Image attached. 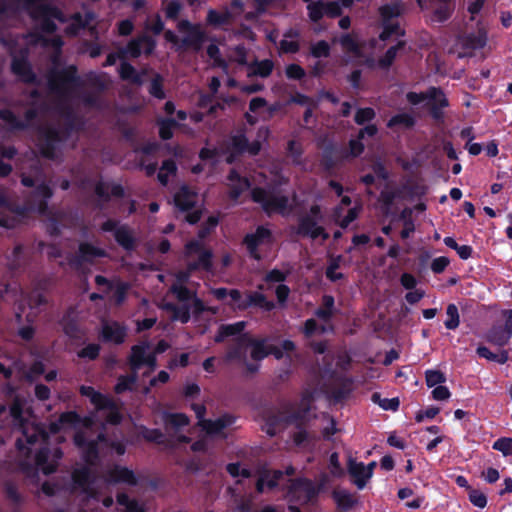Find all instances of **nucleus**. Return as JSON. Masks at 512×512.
<instances>
[{
  "label": "nucleus",
  "instance_id": "obj_1",
  "mask_svg": "<svg viewBox=\"0 0 512 512\" xmlns=\"http://www.w3.org/2000/svg\"><path fill=\"white\" fill-rule=\"evenodd\" d=\"M76 73L75 66L65 69L53 68L47 75V99L44 100L37 90H32L29 103L31 107L26 110L24 121L19 120L9 110H0V119L12 130L28 127L40 112L49 111L52 120L39 131L40 151L49 159L58 157L68 133L82 125V120L75 110L80 103L81 87Z\"/></svg>",
  "mask_w": 512,
  "mask_h": 512
},
{
  "label": "nucleus",
  "instance_id": "obj_2",
  "mask_svg": "<svg viewBox=\"0 0 512 512\" xmlns=\"http://www.w3.org/2000/svg\"><path fill=\"white\" fill-rule=\"evenodd\" d=\"M80 392L90 399L96 408V412L93 418L85 419L82 429L74 435V443L81 450L87 465L74 470L72 474L73 489L81 491L89 498H96L101 484L125 483L131 486L137 485L138 479L134 472L119 465L108 469L103 480L95 476L94 465L99 455L113 450L118 455H123L125 445L119 441H109L102 433L97 434V437L94 438L92 426L95 421L102 420L109 424H118L121 421V414L115 402L95 391L94 388L81 386Z\"/></svg>",
  "mask_w": 512,
  "mask_h": 512
},
{
  "label": "nucleus",
  "instance_id": "obj_3",
  "mask_svg": "<svg viewBox=\"0 0 512 512\" xmlns=\"http://www.w3.org/2000/svg\"><path fill=\"white\" fill-rule=\"evenodd\" d=\"M10 415L15 425L21 429L24 438L16 442L23 457L19 460V467L32 483H38L39 470L45 475L55 472L63 453L59 448L51 449L47 446L48 433L44 427L31 419L24 399L19 396L13 399Z\"/></svg>",
  "mask_w": 512,
  "mask_h": 512
},
{
  "label": "nucleus",
  "instance_id": "obj_4",
  "mask_svg": "<svg viewBox=\"0 0 512 512\" xmlns=\"http://www.w3.org/2000/svg\"><path fill=\"white\" fill-rule=\"evenodd\" d=\"M314 395L305 392L298 404L286 403L278 408L267 410L263 415L262 429L270 436L276 435L288 425H295L297 430L293 433V442L297 446H307L317 437L302 426L309 420Z\"/></svg>",
  "mask_w": 512,
  "mask_h": 512
},
{
  "label": "nucleus",
  "instance_id": "obj_5",
  "mask_svg": "<svg viewBox=\"0 0 512 512\" xmlns=\"http://www.w3.org/2000/svg\"><path fill=\"white\" fill-rule=\"evenodd\" d=\"M20 7L28 11L43 32H54L57 29L55 21L65 22L61 11L47 5L45 0H0V14L15 12Z\"/></svg>",
  "mask_w": 512,
  "mask_h": 512
},
{
  "label": "nucleus",
  "instance_id": "obj_6",
  "mask_svg": "<svg viewBox=\"0 0 512 512\" xmlns=\"http://www.w3.org/2000/svg\"><path fill=\"white\" fill-rule=\"evenodd\" d=\"M52 194V190L45 183L37 185L27 204V209L40 213L44 217L47 231L51 235H56L60 232L61 227L72 225L74 218L70 213L48 209L46 201L52 197Z\"/></svg>",
  "mask_w": 512,
  "mask_h": 512
},
{
  "label": "nucleus",
  "instance_id": "obj_7",
  "mask_svg": "<svg viewBox=\"0 0 512 512\" xmlns=\"http://www.w3.org/2000/svg\"><path fill=\"white\" fill-rule=\"evenodd\" d=\"M170 292L179 301V304L166 303L163 308L172 313V319L187 323L191 313L198 315L206 308L203 302L196 297L194 291L189 290L185 285L172 284Z\"/></svg>",
  "mask_w": 512,
  "mask_h": 512
},
{
  "label": "nucleus",
  "instance_id": "obj_8",
  "mask_svg": "<svg viewBox=\"0 0 512 512\" xmlns=\"http://www.w3.org/2000/svg\"><path fill=\"white\" fill-rule=\"evenodd\" d=\"M252 199L260 203L267 214L279 213L288 215L293 210V202L279 192L255 188L251 192Z\"/></svg>",
  "mask_w": 512,
  "mask_h": 512
},
{
  "label": "nucleus",
  "instance_id": "obj_9",
  "mask_svg": "<svg viewBox=\"0 0 512 512\" xmlns=\"http://www.w3.org/2000/svg\"><path fill=\"white\" fill-rule=\"evenodd\" d=\"M288 491L286 497L289 501V506L293 505H306L313 503L320 491L312 481L308 479L289 480L287 487Z\"/></svg>",
  "mask_w": 512,
  "mask_h": 512
},
{
  "label": "nucleus",
  "instance_id": "obj_10",
  "mask_svg": "<svg viewBox=\"0 0 512 512\" xmlns=\"http://www.w3.org/2000/svg\"><path fill=\"white\" fill-rule=\"evenodd\" d=\"M176 28L182 35L181 47L199 52L206 41L207 34L201 24L191 23L189 20L178 21Z\"/></svg>",
  "mask_w": 512,
  "mask_h": 512
},
{
  "label": "nucleus",
  "instance_id": "obj_11",
  "mask_svg": "<svg viewBox=\"0 0 512 512\" xmlns=\"http://www.w3.org/2000/svg\"><path fill=\"white\" fill-rule=\"evenodd\" d=\"M404 6L400 2H393L383 5L379 8L382 20L383 31L380 34L382 40L390 38L392 35H404V31L400 28L398 17L402 14Z\"/></svg>",
  "mask_w": 512,
  "mask_h": 512
},
{
  "label": "nucleus",
  "instance_id": "obj_12",
  "mask_svg": "<svg viewBox=\"0 0 512 512\" xmlns=\"http://www.w3.org/2000/svg\"><path fill=\"white\" fill-rule=\"evenodd\" d=\"M199 196L198 194L190 189L188 186H182L174 195L175 206L182 212H189L185 219L190 224H194L199 221L201 217V210L198 207Z\"/></svg>",
  "mask_w": 512,
  "mask_h": 512
},
{
  "label": "nucleus",
  "instance_id": "obj_13",
  "mask_svg": "<svg viewBox=\"0 0 512 512\" xmlns=\"http://www.w3.org/2000/svg\"><path fill=\"white\" fill-rule=\"evenodd\" d=\"M322 216L320 208L317 205L311 207L310 211L299 218L297 233L302 236H308L312 239L322 237L324 240L328 238V234L320 225Z\"/></svg>",
  "mask_w": 512,
  "mask_h": 512
},
{
  "label": "nucleus",
  "instance_id": "obj_14",
  "mask_svg": "<svg viewBox=\"0 0 512 512\" xmlns=\"http://www.w3.org/2000/svg\"><path fill=\"white\" fill-rule=\"evenodd\" d=\"M106 232H113L116 242L126 251H132L136 248L138 239L133 229L127 225H119L115 220H107L101 226Z\"/></svg>",
  "mask_w": 512,
  "mask_h": 512
},
{
  "label": "nucleus",
  "instance_id": "obj_15",
  "mask_svg": "<svg viewBox=\"0 0 512 512\" xmlns=\"http://www.w3.org/2000/svg\"><path fill=\"white\" fill-rule=\"evenodd\" d=\"M192 409L194 410L196 417L199 420L198 425L204 431H206L208 435L220 436L222 435V431L233 423V418L228 415L220 417L216 420L204 419L206 408L202 404H192Z\"/></svg>",
  "mask_w": 512,
  "mask_h": 512
},
{
  "label": "nucleus",
  "instance_id": "obj_16",
  "mask_svg": "<svg viewBox=\"0 0 512 512\" xmlns=\"http://www.w3.org/2000/svg\"><path fill=\"white\" fill-rule=\"evenodd\" d=\"M156 46L155 40L148 35H141L128 42L125 47L119 49L121 60L138 58L142 54L150 55Z\"/></svg>",
  "mask_w": 512,
  "mask_h": 512
},
{
  "label": "nucleus",
  "instance_id": "obj_17",
  "mask_svg": "<svg viewBox=\"0 0 512 512\" xmlns=\"http://www.w3.org/2000/svg\"><path fill=\"white\" fill-rule=\"evenodd\" d=\"M165 431L168 436L179 443H188L190 438L184 434L189 419L185 414L174 413L165 416Z\"/></svg>",
  "mask_w": 512,
  "mask_h": 512
},
{
  "label": "nucleus",
  "instance_id": "obj_18",
  "mask_svg": "<svg viewBox=\"0 0 512 512\" xmlns=\"http://www.w3.org/2000/svg\"><path fill=\"white\" fill-rule=\"evenodd\" d=\"M129 363L134 373H137L142 366L149 367V372H151L156 367V356L149 351V344L135 345L131 349Z\"/></svg>",
  "mask_w": 512,
  "mask_h": 512
},
{
  "label": "nucleus",
  "instance_id": "obj_19",
  "mask_svg": "<svg viewBox=\"0 0 512 512\" xmlns=\"http://www.w3.org/2000/svg\"><path fill=\"white\" fill-rule=\"evenodd\" d=\"M251 337L248 334H243L236 339L233 347L229 349L226 354L227 361H236L247 366L250 372L257 370V366L247 363V353L250 352Z\"/></svg>",
  "mask_w": 512,
  "mask_h": 512
},
{
  "label": "nucleus",
  "instance_id": "obj_20",
  "mask_svg": "<svg viewBox=\"0 0 512 512\" xmlns=\"http://www.w3.org/2000/svg\"><path fill=\"white\" fill-rule=\"evenodd\" d=\"M186 253L189 257L193 255L198 256V260L195 262H189V271L196 269L209 270L211 268V257L212 253L209 250L203 249L200 241L193 240L187 243Z\"/></svg>",
  "mask_w": 512,
  "mask_h": 512
},
{
  "label": "nucleus",
  "instance_id": "obj_21",
  "mask_svg": "<svg viewBox=\"0 0 512 512\" xmlns=\"http://www.w3.org/2000/svg\"><path fill=\"white\" fill-rule=\"evenodd\" d=\"M107 256V252L90 243H81L79 250L73 262L77 267H83L85 264H94L97 259Z\"/></svg>",
  "mask_w": 512,
  "mask_h": 512
},
{
  "label": "nucleus",
  "instance_id": "obj_22",
  "mask_svg": "<svg viewBox=\"0 0 512 512\" xmlns=\"http://www.w3.org/2000/svg\"><path fill=\"white\" fill-rule=\"evenodd\" d=\"M12 60V71L16 74L23 82L31 83L35 80V75L31 71L29 64L26 61L27 50L21 49L19 55H16L11 51Z\"/></svg>",
  "mask_w": 512,
  "mask_h": 512
},
{
  "label": "nucleus",
  "instance_id": "obj_23",
  "mask_svg": "<svg viewBox=\"0 0 512 512\" xmlns=\"http://www.w3.org/2000/svg\"><path fill=\"white\" fill-rule=\"evenodd\" d=\"M270 237V231L264 227H259L255 233L248 234L244 239V244L246 245L250 256L259 260L260 255L257 252V247L266 242H269Z\"/></svg>",
  "mask_w": 512,
  "mask_h": 512
},
{
  "label": "nucleus",
  "instance_id": "obj_24",
  "mask_svg": "<svg viewBox=\"0 0 512 512\" xmlns=\"http://www.w3.org/2000/svg\"><path fill=\"white\" fill-rule=\"evenodd\" d=\"M46 302L43 295L39 293H33L31 294L27 299L24 300L23 303H20L18 306V310L16 312V318L18 322H21L22 316L25 312V304H27L30 308L29 313L26 315V320L31 323L34 321V319L37 317V311L36 308Z\"/></svg>",
  "mask_w": 512,
  "mask_h": 512
},
{
  "label": "nucleus",
  "instance_id": "obj_25",
  "mask_svg": "<svg viewBox=\"0 0 512 512\" xmlns=\"http://www.w3.org/2000/svg\"><path fill=\"white\" fill-rule=\"evenodd\" d=\"M430 7L433 10L432 21L442 23L450 18L454 3L452 0H430Z\"/></svg>",
  "mask_w": 512,
  "mask_h": 512
},
{
  "label": "nucleus",
  "instance_id": "obj_26",
  "mask_svg": "<svg viewBox=\"0 0 512 512\" xmlns=\"http://www.w3.org/2000/svg\"><path fill=\"white\" fill-rule=\"evenodd\" d=\"M347 469L353 479V483L358 489H363L370 477H367V470L362 462H357L353 458H349L347 463Z\"/></svg>",
  "mask_w": 512,
  "mask_h": 512
},
{
  "label": "nucleus",
  "instance_id": "obj_27",
  "mask_svg": "<svg viewBox=\"0 0 512 512\" xmlns=\"http://www.w3.org/2000/svg\"><path fill=\"white\" fill-rule=\"evenodd\" d=\"M229 196L237 200L240 195L250 188V182L247 178H242L235 170H231L228 176Z\"/></svg>",
  "mask_w": 512,
  "mask_h": 512
},
{
  "label": "nucleus",
  "instance_id": "obj_28",
  "mask_svg": "<svg viewBox=\"0 0 512 512\" xmlns=\"http://www.w3.org/2000/svg\"><path fill=\"white\" fill-rule=\"evenodd\" d=\"M274 69V63L270 59H264L258 61L256 59L251 60L247 69V77H261L267 78L271 75Z\"/></svg>",
  "mask_w": 512,
  "mask_h": 512
},
{
  "label": "nucleus",
  "instance_id": "obj_29",
  "mask_svg": "<svg viewBox=\"0 0 512 512\" xmlns=\"http://www.w3.org/2000/svg\"><path fill=\"white\" fill-rule=\"evenodd\" d=\"M427 103L431 106L432 116L435 119H440L442 117L441 109L448 105V100L441 90L431 88L429 89V99Z\"/></svg>",
  "mask_w": 512,
  "mask_h": 512
},
{
  "label": "nucleus",
  "instance_id": "obj_30",
  "mask_svg": "<svg viewBox=\"0 0 512 512\" xmlns=\"http://www.w3.org/2000/svg\"><path fill=\"white\" fill-rule=\"evenodd\" d=\"M250 306H258L264 311H270L274 308V303L268 301L266 297L258 292H249L246 294L244 301L239 304V309H247Z\"/></svg>",
  "mask_w": 512,
  "mask_h": 512
},
{
  "label": "nucleus",
  "instance_id": "obj_31",
  "mask_svg": "<svg viewBox=\"0 0 512 512\" xmlns=\"http://www.w3.org/2000/svg\"><path fill=\"white\" fill-rule=\"evenodd\" d=\"M93 21L94 15L90 12H87L84 18L80 13H76L70 18L69 23L64 30L67 34L75 35L81 28L89 27L92 29Z\"/></svg>",
  "mask_w": 512,
  "mask_h": 512
},
{
  "label": "nucleus",
  "instance_id": "obj_32",
  "mask_svg": "<svg viewBox=\"0 0 512 512\" xmlns=\"http://www.w3.org/2000/svg\"><path fill=\"white\" fill-rule=\"evenodd\" d=\"M120 77L123 80L130 81L133 84L142 85L145 83L144 77L148 74V67L141 72H137L135 68L127 62H123L119 68Z\"/></svg>",
  "mask_w": 512,
  "mask_h": 512
},
{
  "label": "nucleus",
  "instance_id": "obj_33",
  "mask_svg": "<svg viewBox=\"0 0 512 512\" xmlns=\"http://www.w3.org/2000/svg\"><path fill=\"white\" fill-rule=\"evenodd\" d=\"M232 148L236 153L248 151L251 155H256L261 149V143L260 140L249 143L245 135L238 134L232 137Z\"/></svg>",
  "mask_w": 512,
  "mask_h": 512
},
{
  "label": "nucleus",
  "instance_id": "obj_34",
  "mask_svg": "<svg viewBox=\"0 0 512 512\" xmlns=\"http://www.w3.org/2000/svg\"><path fill=\"white\" fill-rule=\"evenodd\" d=\"M487 42V35L483 29H479L475 33L467 34L459 38V43L464 49L476 50L483 48Z\"/></svg>",
  "mask_w": 512,
  "mask_h": 512
},
{
  "label": "nucleus",
  "instance_id": "obj_35",
  "mask_svg": "<svg viewBox=\"0 0 512 512\" xmlns=\"http://www.w3.org/2000/svg\"><path fill=\"white\" fill-rule=\"evenodd\" d=\"M102 335L105 340L120 344L124 341L126 331L116 322H106L102 327Z\"/></svg>",
  "mask_w": 512,
  "mask_h": 512
},
{
  "label": "nucleus",
  "instance_id": "obj_36",
  "mask_svg": "<svg viewBox=\"0 0 512 512\" xmlns=\"http://www.w3.org/2000/svg\"><path fill=\"white\" fill-rule=\"evenodd\" d=\"M512 337V332L505 326H493L486 334V340L496 346L506 345Z\"/></svg>",
  "mask_w": 512,
  "mask_h": 512
},
{
  "label": "nucleus",
  "instance_id": "obj_37",
  "mask_svg": "<svg viewBox=\"0 0 512 512\" xmlns=\"http://www.w3.org/2000/svg\"><path fill=\"white\" fill-rule=\"evenodd\" d=\"M77 318L78 316L75 309L70 308L61 320V325L65 334L71 338H79L81 334Z\"/></svg>",
  "mask_w": 512,
  "mask_h": 512
},
{
  "label": "nucleus",
  "instance_id": "obj_38",
  "mask_svg": "<svg viewBox=\"0 0 512 512\" xmlns=\"http://www.w3.org/2000/svg\"><path fill=\"white\" fill-rule=\"evenodd\" d=\"M8 212L20 213L18 207L11 201L9 192L0 187V226L10 227V224L4 217Z\"/></svg>",
  "mask_w": 512,
  "mask_h": 512
},
{
  "label": "nucleus",
  "instance_id": "obj_39",
  "mask_svg": "<svg viewBox=\"0 0 512 512\" xmlns=\"http://www.w3.org/2000/svg\"><path fill=\"white\" fill-rule=\"evenodd\" d=\"M231 22V13L228 10L217 11L209 9L206 16V24L213 28L229 25Z\"/></svg>",
  "mask_w": 512,
  "mask_h": 512
},
{
  "label": "nucleus",
  "instance_id": "obj_40",
  "mask_svg": "<svg viewBox=\"0 0 512 512\" xmlns=\"http://www.w3.org/2000/svg\"><path fill=\"white\" fill-rule=\"evenodd\" d=\"M145 82L150 81L148 91L149 93L158 98L163 99L165 93L163 91V78L160 74L155 73L152 69L148 68V74L144 77Z\"/></svg>",
  "mask_w": 512,
  "mask_h": 512
},
{
  "label": "nucleus",
  "instance_id": "obj_41",
  "mask_svg": "<svg viewBox=\"0 0 512 512\" xmlns=\"http://www.w3.org/2000/svg\"><path fill=\"white\" fill-rule=\"evenodd\" d=\"M246 326L244 321L236 322L233 324L221 325L219 327L218 333L215 336L216 342H222L225 338L230 336H238L240 337Z\"/></svg>",
  "mask_w": 512,
  "mask_h": 512
},
{
  "label": "nucleus",
  "instance_id": "obj_42",
  "mask_svg": "<svg viewBox=\"0 0 512 512\" xmlns=\"http://www.w3.org/2000/svg\"><path fill=\"white\" fill-rule=\"evenodd\" d=\"M227 57L228 60L226 61L228 62V65L230 63H235L238 66H246L248 68V65L251 62L248 50L243 45H237L233 48H230Z\"/></svg>",
  "mask_w": 512,
  "mask_h": 512
},
{
  "label": "nucleus",
  "instance_id": "obj_43",
  "mask_svg": "<svg viewBox=\"0 0 512 512\" xmlns=\"http://www.w3.org/2000/svg\"><path fill=\"white\" fill-rule=\"evenodd\" d=\"M283 478V472L279 470L275 471H266L264 472L258 479L256 483V488L258 492H263L264 486L267 485L269 488H273L279 484L280 480Z\"/></svg>",
  "mask_w": 512,
  "mask_h": 512
},
{
  "label": "nucleus",
  "instance_id": "obj_44",
  "mask_svg": "<svg viewBox=\"0 0 512 512\" xmlns=\"http://www.w3.org/2000/svg\"><path fill=\"white\" fill-rule=\"evenodd\" d=\"M96 194L102 201H107L110 196L120 197L123 195V188L117 184L100 182L96 186Z\"/></svg>",
  "mask_w": 512,
  "mask_h": 512
},
{
  "label": "nucleus",
  "instance_id": "obj_45",
  "mask_svg": "<svg viewBox=\"0 0 512 512\" xmlns=\"http://www.w3.org/2000/svg\"><path fill=\"white\" fill-rule=\"evenodd\" d=\"M249 350L253 360H261L269 354V345H266V340H253L251 338Z\"/></svg>",
  "mask_w": 512,
  "mask_h": 512
},
{
  "label": "nucleus",
  "instance_id": "obj_46",
  "mask_svg": "<svg viewBox=\"0 0 512 512\" xmlns=\"http://www.w3.org/2000/svg\"><path fill=\"white\" fill-rule=\"evenodd\" d=\"M333 499L335 500L337 505L342 509H350L355 503L352 494L343 489L334 490Z\"/></svg>",
  "mask_w": 512,
  "mask_h": 512
},
{
  "label": "nucleus",
  "instance_id": "obj_47",
  "mask_svg": "<svg viewBox=\"0 0 512 512\" xmlns=\"http://www.w3.org/2000/svg\"><path fill=\"white\" fill-rule=\"evenodd\" d=\"M207 55L213 60V65L222 69L223 72L228 74V62L220 56V49L215 44H210L207 47Z\"/></svg>",
  "mask_w": 512,
  "mask_h": 512
},
{
  "label": "nucleus",
  "instance_id": "obj_48",
  "mask_svg": "<svg viewBox=\"0 0 512 512\" xmlns=\"http://www.w3.org/2000/svg\"><path fill=\"white\" fill-rule=\"evenodd\" d=\"M117 503L124 507L123 512H144L143 507L135 499L129 498L125 493L117 495Z\"/></svg>",
  "mask_w": 512,
  "mask_h": 512
},
{
  "label": "nucleus",
  "instance_id": "obj_49",
  "mask_svg": "<svg viewBox=\"0 0 512 512\" xmlns=\"http://www.w3.org/2000/svg\"><path fill=\"white\" fill-rule=\"evenodd\" d=\"M405 45H406V42L401 40L396 45L390 47L386 51L385 55L382 58H380L379 65L382 68L390 67L391 64L393 63V61L395 60L398 51L402 50L405 47Z\"/></svg>",
  "mask_w": 512,
  "mask_h": 512
},
{
  "label": "nucleus",
  "instance_id": "obj_50",
  "mask_svg": "<svg viewBox=\"0 0 512 512\" xmlns=\"http://www.w3.org/2000/svg\"><path fill=\"white\" fill-rule=\"evenodd\" d=\"M414 118L407 113H401L393 116L387 123L389 128H393L396 126H403L406 128H410L414 125Z\"/></svg>",
  "mask_w": 512,
  "mask_h": 512
},
{
  "label": "nucleus",
  "instance_id": "obj_51",
  "mask_svg": "<svg viewBox=\"0 0 512 512\" xmlns=\"http://www.w3.org/2000/svg\"><path fill=\"white\" fill-rule=\"evenodd\" d=\"M184 6L179 0H171L164 7L165 17L171 20H177Z\"/></svg>",
  "mask_w": 512,
  "mask_h": 512
},
{
  "label": "nucleus",
  "instance_id": "obj_52",
  "mask_svg": "<svg viewBox=\"0 0 512 512\" xmlns=\"http://www.w3.org/2000/svg\"><path fill=\"white\" fill-rule=\"evenodd\" d=\"M447 320L445 321V327L449 330H454L459 326V312L455 304H449L446 309Z\"/></svg>",
  "mask_w": 512,
  "mask_h": 512
},
{
  "label": "nucleus",
  "instance_id": "obj_53",
  "mask_svg": "<svg viewBox=\"0 0 512 512\" xmlns=\"http://www.w3.org/2000/svg\"><path fill=\"white\" fill-rule=\"evenodd\" d=\"M176 170L177 167L174 161H164L158 173V180L160 181V183L166 185L168 182V176L175 174Z\"/></svg>",
  "mask_w": 512,
  "mask_h": 512
},
{
  "label": "nucleus",
  "instance_id": "obj_54",
  "mask_svg": "<svg viewBox=\"0 0 512 512\" xmlns=\"http://www.w3.org/2000/svg\"><path fill=\"white\" fill-rule=\"evenodd\" d=\"M113 288L112 301L115 305H121L126 300L127 292L129 290V285L124 282L118 283Z\"/></svg>",
  "mask_w": 512,
  "mask_h": 512
},
{
  "label": "nucleus",
  "instance_id": "obj_55",
  "mask_svg": "<svg viewBox=\"0 0 512 512\" xmlns=\"http://www.w3.org/2000/svg\"><path fill=\"white\" fill-rule=\"evenodd\" d=\"M334 306V298L329 295L323 297V306L316 311V315L323 319L328 320L332 316V308Z\"/></svg>",
  "mask_w": 512,
  "mask_h": 512
},
{
  "label": "nucleus",
  "instance_id": "obj_56",
  "mask_svg": "<svg viewBox=\"0 0 512 512\" xmlns=\"http://www.w3.org/2000/svg\"><path fill=\"white\" fill-rule=\"evenodd\" d=\"M295 345L290 340H285L282 342L281 346H272L269 345V354H273L277 359H281L284 356V353H288L293 351Z\"/></svg>",
  "mask_w": 512,
  "mask_h": 512
},
{
  "label": "nucleus",
  "instance_id": "obj_57",
  "mask_svg": "<svg viewBox=\"0 0 512 512\" xmlns=\"http://www.w3.org/2000/svg\"><path fill=\"white\" fill-rule=\"evenodd\" d=\"M339 42L343 49L346 50L347 52H350L355 56L359 55V45L357 41L354 39V37L351 36L350 34H345L341 36Z\"/></svg>",
  "mask_w": 512,
  "mask_h": 512
},
{
  "label": "nucleus",
  "instance_id": "obj_58",
  "mask_svg": "<svg viewBox=\"0 0 512 512\" xmlns=\"http://www.w3.org/2000/svg\"><path fill=\"white\" fill-rule=\"evenodd\" d=\"M310 51L315 58L328 57L330 55V46L326 41L321 40L312 44Z\"/></svg>",
  "mask_w": 512,
  "mask_h": 512
},
{
  "label": "nucleus",
  "instance_id": "obj_59",
  "mask_svg": "<svg viewBox=\"0 0 512 512\" xmlns=\"http://www.w3.org/2000/svg\"><path fill=\"white\" fill-rule=\"evenodd\" d=\"M137 380V373L132 372L129 376H121L118 380L117 385L115 386V391L117 393H122L128 389H131L132 385Z\"/></svg>",
  "mask_w": 512,
  "mask_h": 512
},
{
  "label": "nucleus",
  "instance_id": "obj_60",
  "mask_svg": "<svg viewBox=\"0 0 512 512\" xmlns=\"http://www.w3.org/2000/svg\"><path fill=\"white\" fill-rule=\"evenodd\" d=\"M469 500L478 508H484L487 505L486 495L477 489L472 488L469 490Z\"/></svg>",
  "mask_w": 512,
  "mask_h": 512
},
{
  "label": "nucleus",
  "instance_id": "obj_61",
  "mask_svg": "<svg viewBox=\"0 0 512 512\" xmlns=\"http://www.w3.org/2000/svg\"><path fill=\"white\" fill-rule=\"evenodd\" d=\"M45 372V365L42 361L36 360L34 361L31 366L29 367L28 371L26 372V378L30 381H33L40 375H42Z\"/></svg>",
  "mask_w": 512,
  "mask_h": 512
},
{
  "label": "nucleus",
  "instance_id": "obj_62",
  "mask_svg": "<svg viewBox=\"0 0 512 512\" xmlns=\"http://www.w3.org/2000/svg\"><path fill=\"white\" fill-rule=\"evenodd\" d=\"M176 122L173 119L161 120L159 122V133L162 139L168 140L172 137V129L175 127Z\"/></svg>",
  "mask_w": 512,
  "mask_h": 512
},
{
  "label": "nucleus",
  "instance_id": "obj_63",
  "mask_svg": "<svg viewBox=\"0 0 512 512\" xmlns=\"http://www.w3.org/2000/svg\"><path fill=\"white\" fill-rule=\"evenodd\" d=\"M375 117V111L372 108H361L355 114V122L359 125L371 121Z\"/></svg>",
  "mask_w": 512,
  "mask_h": 512
},
{
  "label": "nucleus",
  "instance_id": "obj_64",
  "mask_svg": "<svg viewBox=\"0 0 512 512\" xmlns=\"http://www.w3.org/2000/svg\"><path fill=\"white\" fill-rule=\"evenodd\" d=\"M493 448L501 451L504 455H512V438H500L498 439Z\"/></svg>",
  "mask_w": 512,
  "mask_h": 512
}]
</instances>
